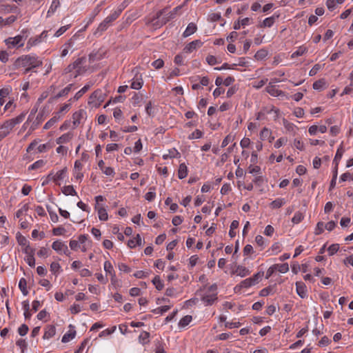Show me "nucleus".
<instances>
[{
  "mask_svg": "<svg viewBox=\"0 0 353 353\" xmlns=\"http://www.w3.org/2000/svg\"><path fill=\"white\" fill-rule=\"evenodd\" d=\"M42 65V61L39 60L36 56L23 55L19 57L14 63L15 68L33 67L37 68Z\"/></svg>",
  "mask_w": 353,
  "mask_h": 353,
  "instance_id": "1",
  "label": "nucleus"
},
{
  "mask_svg": "<svg viewBox=\"0 0 353 353\" xmlns=\"http://www.w3.org/2000/svg\"><path fill=\"white\" fill-rule=\"evenodd\" d=\"M24 117H25V114L21 113V114H19V116H17L15 118L6 121L0 128L2 129L4 132H8V135L9 133L10 132V131L13 129V128L16 125L22 122Z\"/></svg>",
  "mask_w": 353,
  "mask_h": 353,
  "instance_id": "2",
  "label": "nucleus"
},
{
  "mask_svg": "<svg viewBox=\"0 0 353 353\" xmlns=\"http://www.w3.org/2000/svg\"><path fill=\"white\" fill-rule=\"evenodd\" d=\"M86 61V58L85 57H82L78 58L76 61H74L72 63L75 68L76 73L74 76L76 78L77 76L81 75L87 71V68L85 66H83V64Z\"/></svg>",
  "mask_w": 353,
  "mask_h": 353,
  "instance_id": "3",
  "label": "nucleus"
},
{
  "mask_svg": "<svg viewBox=\"0 0 353 353\" xmlns=\"http://www.w3.org/2000/svg\"><path fill=\"white\" fill-rule=\"evenodd\" d=\"M105 93H104L101 90H96L92 94H91L90 99L91 100L89 103L94 102V99L97 100L99 103L98 105H100L102 102L105 100Z\"/></svg>",
  "mask_w": 353,
  "mask_h": 353,
  "instance_id": "4",
  "label": "nucleus"
},
{
  "mask_svg": "<svg viewBox=\"0 0 353 353\" xmlns=\"http://www.w3.org/2000/svg\"><path fill=\"white\" fill-rule=\"evenodd\" d=\"M23 36L17 35L14 37H9L8 39L5 40V42L6 45L8 46V48L15 47L17 45H19V46H23V43H20L23 40Z\"/></svg>",
  "mask_w": 353,
  "mask_h": 353,
  "instance_id": "5",
  "label": "nucleus"
},
{
  "mask_svg": "<svg viewBox=\"0 0 353 353\" xmlns=\"http://www.w3.org/2000/svg\"><path fill=\"white\" fill-rule=\"evenodd\" d=\"M203 45V42L201 40H194L188 45L183 49V51L185 53H191L193 50H196L197 48L201 47Z\"/></svg>",
  "mask_w": 353,
  "mask_h": 353,
  "instance_id": "6",
  "label": "nucleus"
},
{
  "mask_svg": "<svg viewBox=\"0 0 353 353\" xmlns=\"http://www.w3.org/2000/svg\"><path fill=\"white\" fill-rule=\"evenodd\" d=\"M52 248L58 252H63L64 254H66V252L68 251V246L60 241L53 242Z\"/></svg>",
  "mask_w": 353,
  "mask_h": 353,
  "instance_id": "7",
  "label": "nucleus"
},
{
  "mask_svg": "<svg viewBox=\"0 0 353 353\" xmlns=\"http://www.w3.org/2000/svg\"><path fill=\"white\" fill-rule=\"evenodd\" d=\"M217 299V293H212L204 294L201 298V301L205 303L206 305H211Z\"/></svg>",
  "mask_w": 353,
  "mask_h": 353,
  "instance_id": "8",
  "label": "nucleus"
},
{
  "mask_svg": "<svg viewBox=\"0 0 353 353\" xmlns=\"http://www.w3.org/2000/svg\"><path fill=\"white\" fill-rule=\"evenodd\" d=\"M85 114V112L83 110H79L72 114V123L74 128H77L79 125L81 118L83 117Z\"/></svg>",
  "mask_w": 353,
  "mask_h": 353,
  "instance_id": "9",
  "label": "nucleus"
},
{
  "mask_svg": "<svg viewBox=\"0 0 353 353\" xmlns=\"http://www.w3.org/2000/svg\"><path fill=\"white\" fill-rule=\"evenodd\" d=\"M66 171H67V168H64L63 169L58 171L55 175H52V174L50 173V174H48V178L49 179L53 180L54 181H57L58 180H62L64 177V174H65Z\"/></svg>",
  "mask_w": 353,
  "mask_h": 353,
  "instance_id": "10",
  "label": "nucleus"
},
{
  "mask_svg": "<svg viewBox=\"0 0 353 353\" xmlns=\"http://www.w3.org/2000/svg\"><path fill=\"white\" fill-rule=\"evenodd\" d=\"M296 292L301 298L306 296V286L304 283L299 281L296 283Z\"/></svg>",
  "mask_w": 353,
  "mask_h": 353,
  "instance_id": "11",
  "label": "nucleus"
},
{
  "mask_svg": "<svg viewBox=\"0 0 353 353\" xmlns=\"http://www.w3.org/2000/svg\"><path fill=\"white\" fill-rule=\"evenodd\" d=\"M278 17H279V16H276V17L272 16L270 17H268V18L265 19L262 23L259 24L258 27L259 28H266V27L270 28L274 23L276 18H278Z\"/></svg>",
  "mask_w": 353,
  "mask_h": 353,
  "instance_id": "12",
  "label": "nucleus"
},
{
  "mask_svg": "<svg viewBox=\"0 0 353 353\" xmlns=\"http://www.w3.org/2000/svg\"><path fill=\"white\" fill-rule=\"evenodd\" d=\"M197 30V27L195 23H190L184 32L183 33V37H188L190 36L191 34H194Z\"/></svg>",
  "mask_w": 353,
  "mask_h": 353,
  "instance_id": "13",
  "label": "nucleus"
},
{
  "mask_svg": "<svg viewBox=\"0 0 353 353\" xmlns=\"http://www.w3.org/2000/svg\"><path fill=\"white\" fill-rule=\"evenodd\" d=\"M73 137V134L70 132L65 133L61 135L60 137L57 139L56 143L57 144L66 143L69 142Z\"/></svg>",
  "mask_w": 353,
  "mask_h": 353,
  "instance_id": "14",
  "label": "nucleus"
},
{
  "mask_svg": "<svg viewBox=\"0 0 353 353\" xmlns=\"http://www.w3.org/2000/svg\"><path fill=\"white\" fill-rule=\"evenodd\" d=\"M55 327L54 325H50L47 326L43 337L44 339H49L50 338L52 337L55 334Z\"/></svg>",
  "mask_w": 353,
  "mask_h": 353,
  "instance_id": "15",
  "label": "nucleus"
},
{
  "mask_svg": "<svg viewBox=\"0 0 353 353\" xmlns=\"http://www.w3.org/2000/svg\"><path fill=\"white\" fill-rule=\"evenodd\" d=\"M188 175V168L184 163H182L179 165V168L178 170V177L180 179H183L185 178Z\"/></svg>",
  "mask_w": 353,
  "mask_h": 353,
  "instance_id": "16",
  "label": "nucleus"
},
{
  "mask_svg": "<svg viewBox=\"0 0 353 353\" xmlns=\"http://www.w3.org/2000/svg\"><path fill=\"white\" fill-rule=\"evenodd\" d=\"M343 152H344V149L343 147V144L341 143L336 151V153L335 154V157H334V159L333 161V163L336 164V166H339V160L342 158Z\"/></svg>",
  "mask_w": 353,
  "mask_h": 353,
  "instance_id": "17",
  "label": "nucleus"
},
{
  "mask_svg": "<svg viewBox=\"0 0 353 353\" xmlns=\"http://www.w3.org/2000/svg\"><path fill=\"white\" fill-rule=\"evenodd\" d=\"M60 119L59 112H56L55 115L50 119L44 125L43 128L48 130L50 128L54 123H56Z\"/></svg>",
  "mask_w": 353,
  "mask_h": 353,
  "instance_id": "18",
  "label": "nucleus"
},
{
  "mask_svg": "<svg viewBox=\"0 0 353 353\" xmlns=\"http://www.w3.org/2000/svg\"><path fill=\"white\" fill-rule=\"evenodd\" d=\"M270 83L269 85L266 88L267 92L273 96H280L283 94V92L279 90H277L274 88V85H270Z\"/></svg>",
  "mask_w": 353,
  "mask_h": 353,
  "instance_id": "19",
  "label": "nucleus"
},
{
  "mask_svg": "<svg viewBox=\"0 0 353 353\" xmlns=\"http://www.w3.org/2000/svg\"><path fill=\"white\" fill-rule=\"evenodd\" d=\"M96 210H97L99 218L101 221H107L108 220V215L106 210L104 208L97 207V208Z\"/></svg>",
  "mask_w": 353,
  "mask_h": 353,
  "instance_id": "20",
  "label": "nucleus"
},
{
  "mask_svg": "<svg viewBox=\"0 0 353 353\" xmlns=\"http://www.w3.org/2000/svg\"><path fill=\"white\" fill-rule=\"evenodd\" d=\"M19 288L24 296L28 294L27 290V281L24 278H21L19 283Z\"/></svg>",
  "mask_w": 353,
  "mask_h": 353,
  "instance_id": "21",
  "label": "nucleus"
},
{
  "mask_svg": "<svg viewBox=\"0 0 353 353\" xmlns=\"http://www.w3.org/2000/svg\"><path fill=\"white\" fill-rule=\"evenodd\" d=\"M103 57L102 54L99 51L92 52L89 54V61L90 63L94 62L95 61H99Z\"/></svg>",
  "mask_w": 353,
  "mask_h": 353,
  "instance_id": "22",
  "label": "nucleus"
},
{
  "mask_svg": "<svg viewBox=\"0 0 353 353\" xmlns=\"http://www.w3.org/2000/svg\"><path fill=\"white\" fill-rule=\"evenodd\" d=\"M62 192L68 196V195H77V192L74 189L72 185H65L62 189Z\"/></svg>",
  "mask_w": 353,
  "mask_h": 353,
  "instance_id": "23",
  "label": "nucleus"
},
{
  "mask_svg": "<svg viewBox=\"0 0 353 353\" xmlns=\"http://www.w3.org/2000/svg\"><path fill=\"white\" fill-rule=\"evenodd\" d=\"M180 153L176 149L174 148L172 150H170L168 151V154H163V159H168V158L180 157Z\"/></svg>",
  "mask_w": 353,
  "mask_h": 353,
  "instance_id": "24",
  "label": "nucleus"
},
{
  "mask_svg": "<svg viewBox=\"0 0 353 353\" xmlns=\"http://www.w3.org/2000/svg\"><path fill=\"white\" fill-rule=\"evenodd\" d=\"M149 338H150V333L143 331L141 332V334L139 336V339L140 343H141L143 345L147 344L149 343Z\"/></svg>",
  "mask_w": 353,
  "mask_h": 353,
  "instance_id": "25",
  "label": "nucleus"
},
{
  "mask_svg": "<svg viewBox=\"0 0 353 353\" xmlns=\"http://www.w3.org/2000/svg\"><path fill=\"white\" fill-rule=\"evenodd\" d=\"M236 272L239 276L243 277L249 274L250 271L244 266L238 265L236 270Z\"/></svg>",
  "mask_w": 353,
  "mask_h": 353,
  "instance_id": "26",
  "label": "nucleus"
},
{
  "mask_svg": "<svg viewBox=\"0 0 353 353\" xmlns=\"http://www.w3.org/2000/svg\"><path fill=\"white\" fill-rule=\"evenodd\" d=\"M73 84L70 83L68 86H66L64 89L61 90L54 98L59 99L60 97L66 96L69 92L71 90Z\"/></svg>",
  "mask_w": 353,
  "mask_h": 353,
  "instance_id": "27",
  "label": "nucleus"
},
{
  "mask_svg": "<svg viewBox=\"0 0 353 353\" xmlns=\"http://www.w3.org/2000/svg\"><path fill=\"white\" fill-rule=\"evenodd\" d=\"M152 282L158 290H161L164 287V285L161 281L159 276H155Z\"/></svg>",
  "mask_w": 353,
  "mask_h": 353,
  "instance_id": "28",
  "label": "nucleus"
},
{
  "mask_svg": "<svg viewBox=\"0 0 353 353\" xmlns=\"http://www.w3.org/2000/svg\"><path fill=\"white\" fill-rule=\"evenodd\" d=\"M76 331H70L69 332L65 334L61 339L62 343H68L70 339H72L75 337Z\"/></svg>",
  "mask_w": 353,
  "mask_h": 353,
  "instance_id": "29",
  "label": "nucleus"
},
{
  "mask_svg": "<svg viewBox=\"0 0 353 353\" xmlns=\"http://www.w3.org/2000/svg\"><path fill=\"white\" fill-rule=\"evenodd\" d=\"M192 317L190 315H186L183 316L179 323L180 327H184L187 326L192 321Z\"/></svg>",
  "mask_w": 353,
  "mask_h": 353,
  "instance_id": "30",
  "label": "nucleus"
},
{
  "mask_svg": "<svg viewBox=\"0 0 353 353\" xmlns=\"http://www.w3.org/2000/svg\"><path fill=\"white\" fill-rule=\"evenodd\" d=\"M90 86L89 85H85L75 94L74 99L79 100L83 96V94H84L90 89Z\"/></svg>",
  "mask_w": 353,
  "mask_h": 353,
  "instance_id": "31",
  "label": "nucleus"
},
{
  "mask_svg": "<svg viewBox=\"0 0 353 353\" xmlns=\"http://www.w3.org/2000/svg\"><path fill=\"white\" fill-rule=\"evenodd\" d=\"M143 84V80L141 78L137 79V80L133 81L131 83V88L134 90H139L142 88V85Z\"/></svg>",
  "mask_w": 353,
  "mask_h": 353,
  "instance_id": "32",
  "label": "nucleus"
},
{
  "mask_svg": "<svg viewBox=\"0 0 353 353\" xmlns=\"http://www.w3.org/2000/svg\"><path fill=\"white\" fill-rule=\"evenodd\" d=\"M45 165V161L42 159L38 160L34 163H32L28 168L29 170H33L39 169L41 167H43Z\"/></svg>",
  "mask_w": 353,
  "mask_h": 353,
  "instance_id": "33",
  "label": "nucleus"
},
{
  "mask_svg": "<svg viewBox=\"0 0 353 353\" xmlns=\"http://www.w3.org/2000/svg\"><path fill=\"white\" fill-rule=\"evenodd\" d=\"M307 52V48L304 46H300L297 50L293 52L291 55L292 58H295L299 56L303 55L304 53Z\"/></svg>",
  "mask_w": 353,
  "mask_h": 353,
  "instance_id": "34",
  "label": "nucleus"
},
{
  "mask_svg": "<svg viewBox=\"0 0 353 353\" xmlns=\"http://www.w3.org/2000/svg\"><path fill=\"white\" fill-rule=\"evenodd\" d=\"M43 112L42 111V112H40L37 114L35 121L33 122V123L31 126V128H32L34 130L35 128H37L40 124V123L43 121Z\"/></svg>",
  "mask_w": 353,
  "mask_h": 353,
  "instance_id": "35",
  "label": "nucleus"
},
{
  "mask_svg": "<svg viewBox=\"0 0 353 353\" xmlns=\"http://www.w3.org/2000/svg\"><path fill=\"white\" fill-rule=\"evenodd\" d=\"M150 192H147L145 195V199L148 201H152L155 198L156 194L154 192L155 188L154 187H150Z\"/></svg>",
  "mask_w": 353,
  "mask_h": 353,
  "instance_id": "36",
  "label": "nucleus"
},
{
  "mask_svg": "<svg viewBox=\"0 0 353 353\" xmlns=\"http://www.w3.org/2000/svg\"><path fill=\"white\" fill-rule=\"evenodd\" d=\"M325 84V81L323 79H319L313 83V88L314 90H321L323 89Z\"/></svg>",
  "mask_w": 353,
  "mask_h": 353,
  "instance_id": "37",
  "label": "nucleus"
},
{
  "mask_svg": "<svg viewBox=\"0 0 353 353\" xmlns=\"http://www.w3.org/2000/svg\"><path fill=\"white\" fill-rule=\"evenodd\" d=\"M285 203L283 199H276L270 203L272 208H279Z\"/></svg>",
  "mask_w": 353,
  "mask_h": 353,
  "instance_id": "38",
  "label": "nucleus"
},
{
  "mask_svg": "<svg viewBox=\"0 0 353 353\" xmlns=\"http://www.w3.org/2000/svg\"><path fill=\"white\" fill-rule=\"evenodd\" d=\"M17 239L18 243L20 245L25 246V245L29 244V242L27 240V239L25 236H22L19 232H18L17 234Z\"/></svg>",
  "mask_w": 353,
  "mask_h": 353,
  "instance_id": "39",
  "label": "nucleus"
},
{
  "mask_svg": "<svg viewBox=\"0 0 353 353\" xmlns=\"http://www.w3.org/2000/svg\"><path fill=\"white\" fill-rule=\"evenodd\" d=\"M268 55V52L267 50H264V49H261V50H258L255 55H254V57L257 59V60H262L266 56Z\"/></svg>",
  "mask_w": 353,
  "mask_h": 353,
  "instance_id": "40",
  "label": "nucleus"
},
{
  "mask_svg": "<svg viewBox=\"0 0 353 353\" xmlns=\"http://www.w3.org/2000/svg\"><path fill=\"white\" fill-rule=\"evenodd\" d=\"M303 217L304 216L303 213H301V212H296L294 216H293L292 221L294 224H298L303 219Z\"/></svg>",
  "mask_w": 353,
  "mask_h": 353,
  "instance_id": "41",
  "label": "nucleus"
},
{
  "mask_svg": "<svg viewBox=\"0 0 353 353\" xmlns=\"http://www.w3.org/2000/svg\"><path fill=\"white\" fill-rule=\"evenodd\" d=\"M170 309V306L164 305L152 310V312L154 314H163L164 312H166Z\"/></svg>",
  "mask_w": 353,
  "mask_h": 353,
  "instance_id": "42",
  "label": "nucleus"
},
{
  "mask_svg": "<svg viewBox=\"0 0 353 353\" xmlns=\"http://www.w3.org/2000/svg\"><path fill=\"white\" fill-rule=\"evenodd\" d=\"M325 228V224L323 222H319L315 228L314 234L316 235H319L323 232Z\"/></svg>",
  "mask_w": 353,
  "mask_h": 353,
  "instance_id": "43",
  "label": "nucleus"
},
{
  "mask_svg": "<svg viewBox=\"0 0 353 353\" xmlns=\"http://www.w3.org/2000/svg\"><path fill=\"white\" fill-rule=\"evenodd\" d=\"M263 274V272H259L256 274H255L253 276L250 277V279L253 282L254 285L259 283V280L262 278Z\"/></svg>",
  "mask_w": 353,
  "mask_h": 353,
  "instance_id": "44",
  "label": "nucleus"
},
{
  "mask_svg": "<svg viewBox=\"0 0 353 353\" xmlns=\"http://www.w3.org/2000/svg\"><path fill=\"white\" fill-rule=\"evenodd\" d=\"M163 10H159L157 12L156 17L152 19V22L153 23L154 25L162 26L163 24H165L168 21V19H167L163 21L160 24H159V23L157 24V23L154 22L155 19H159L161 17V16L163 14Z\"/></svg>",
  "mask_w": 353,
  "mask_h": 353,
  "instance_id": "45",
  "label": "nucleus"
},
{
  "mask_svg": "<svg viewBox=\"0 0 353 353\" xmlns=\"http://www.w3.org/2000/svg\"><path fill=\"white\" fill-rule=\"evenodd\" d=\"M108 28V27L105 26V23H103V22H101L99 26H98L97 29L96 30V31L94 32V34L95 36H97V35H100L101 34V33L106 30Z\"/></svg>",
  "mask_w": 353,
  "mask_h": 353,
  "instance_id": "46",
  "label": "nucleus"
},
{
  "mask_svg": "<svg viewBox=\"0 0 353 353\" xmlns=\"http://www.w3.org/2000/svg\"><path fill=\"white\" fill-rule=\"evenodd\" d=\"M29 330L28 326L26 324H22L19 328H18V332L20 336H25Z\"/></svg>",
  "mask_w": 353,
  "mask_h": 353,
  "instance_id": "47",
  "label": "nucleus"
},
{
  "mask_svg": "<svg viewBox=\"0 0 353 353\" xmlns=\"http://www.w3.org/2000/svg\"><path fill=\"white\" fill-rule=\"evenodd\" d=\"M339 245L336 243V244H332L327 249V251L329 252V255L330 256H332L333 254H334L336 252H337V251L339 250Z\"/></svg>",
  "mask_w": 353,
  "mask_h": 353,
  "instance_id": "48",
  "label": "nucleus"
},
{
  "mask_svg": "<svg viewBox=\"0 0 353 353\" xmlns=\"http://www.w3.org/2000/svg\"><path fill=\"white\" fill-rule=\"evenodd\" d=\"M274 265H277V270L279 272L281 273H285L289 270V266L288 263L283 264H275Z\"/></svg>",
  "mask_w": 353,
  "mask_h": 353,
  "instance_id": "49",
  "label": "nucleus"
},
{
  "mask_svg": "<svg viewBox=\"0 0 353 353\" xmlns=\"http://www.w3.org/2000/svg\"><path fill=\"white\" fill-rule=\"evenodd\" d=\"M104 270L110 274H113V272H114V270H113V267L109 261H105Z\"/></svg>",
  "mask_w": 353,
  "mask_h": 353,
  "instance_id": "50",
  "label": "nucleus"
},
{
  "mask_svg": "<svg viewBox=\"0 0 353 353\" xmlns=\"http://www.w3.org/2000/svg\"><path fill=\"white\" fill-rule=\"evenodd\" d=\"M163 65H164V61L161 59H158L152 63V65L155 69H157V70L163 68Z\"/></svg>",
  "mask_w": 353,
  "mask_h": 353,
  "instance_id": "51",
  "label": "nucleus"
},
{
  "mask_svg": "<svg viewBox=\"0 0 353 353\" xmlns=\"http://www.w3.org/2000/svg\"><path fill=\"white\" fill-rule=\"evenodd\" d=\"M39 42H41V39L39 38V37L35 38H30L28 41L27 48H30L32 46L37 45Z\"/></svg>",
  "mask_w": 353,
  "mask_h": 353,
  "instance_id": "52",
  "label": "nucleus"
},
{
  "mask_svg": "<svg viewBox=\"0 0 353 353\" xmlns=\"http://www.w3.org/2000/svg\"><path fill=\"white\" fill-rule=\"evenodd\" d=\"M254 285L253 282L250 278L242 281L240 283V288H249Z\"/></svg>",
  "mask_w": 353,
  "mask_h": 353,
  "instance_id": "53",
  "label": "nucleus"
},
{
  "mask_svg": "<svg viewBox=\"0 0 353 353\" xmlns=\"http://www.w3.org/2000/svg\"><path fill=\"white\" fill-rule=\"evenodd\" d=\"M148 276H149V272H144V271H142V270L137 271L134 274V276L137 278V279H143V278H145V277H147Z\"/></svg>",
  "mask_w": 353,
  "mask_h": 353,
  "instance_id": "54",
  "label": "nucleus"
},
{
  "mask_svg": "<svg viewBox=\"0 0 353 353\" xmlns=\"http://www.w3.org/2000/svg\"><path fill=\"white\" fill-rule=\"evenodd\" d=\"M121 10L114 11L113 13L108 16L106 18L110 23H112L113 21L118 18V17L121 14Z\"/></svg>",
  "mask_w": 353,
  "mask_h": 353,
  "instance_id": "55",
  "label": "nucleus"
},
{
  "mask_svg": "<svg viewBox=\"0 0 353 353\" xmlns=\"http://www.w3.org/2000/svg\"><path fill=\"white\" fill-rule=\"evenodd\" d=\"M203 132L199 130H196L189 135V139H199L202 137Z\"/></svg>",
  "mask_w": 353,
  "mask_h": 353,
  "instance_id": "56",
  "label": "nucleus"
},
{
  "mask_svg": "<svg viewBox=\"0 0 353 353\" xmlns=\"http://www.w3.org/2000/svg\"><path fill=\"white\" fill-rule=\"evenodd\" d=\"M65 232V229L62 226L55 228L52 230L53 234L56 236L62 235Z\"/></svg>",
  "mask_w": 353,
  "mask_h": 353,
  "instance_id": "57",
  "label": "nucleus"
},
{
  "mask_svg": "<svg viewBox=\"0 0 353 353\" xmlns=\"http://www.w3.org/2000/svg\"><path fill=\"white\" fill-rule=\"evenodd\" d=\"M60 268L61 266L57 262H52L50 264V271L54 274H57V272H59Z\"/></svg>",
  "mask_w": 353,
  "mask_h": 353,
  "instance_id": "58",
  "label": "nucleus"
},
{
  "mask_svg": "<svg viewBox=\"0 0 353 353\" xmlns=\"http://www.w3.org/2000/svg\"><path fill=\"white\" fill-rule=\"evenodd\" d=\"M27 256L34 255L35 249L31 248L29 244L25 245V248L23 250Z\"/></svg>",
  "mask_w": 353,
  "mask_h": 353,
  "instance_id": "59",
  "label": "nucleus"
},
{
  "mask_svg": "<svg viewBox=\"0 0 353 353\" xmlns=\"http://www.w3.org/2000/svg\"><path fill=\"white\" fill-rule=\"evenodd\" d=\"M271 292H272V287L268 286L267 288L262 289L259 292V295L261 296H267L268 295H269L271 293Z\"/></svg>",
  "mask_w": 353,
  "mask_h": 353,
  "instance_id": "60",
  "label": "nucleus"
},
{
  "mask_svg": "<svg viewBox=\"0 0 353 353\" xmlns=\"http://www.w3.org/2000/svg\"><path fill=\"white\" fill-rule=\"evenodd\" d=\"M221 14L220 13H211L208 16V19L211 21H217L221 19Z\"/></svg>",
  "mask_w": 353,
  "mask_h": 353,
  "instance_id": "61",
  "label": "nucleus"
},
{
  "mask_svg": "<svg viewBox=\"0 0 353 353\" xmlns=\"http://www.w3.org/2000/svg\"><path fill=\"white\" fill-rule=\"evenodd\" d=\"M234 140V137L230 135V134H228V136H226L225 137V139L223 140L222 141V144H221V147L222 148H224L225 147L226 145H228V144L230 142V141H232Z\"/></svg>",
  "mask_w": 353,
  "mask_h": 353,
  "instance_id": "62",
  "label": "nucleus"
},
{
  "mask_svg": "<svg viewBox=\"0 0 353 353\" xmlns=\"http://www.w3.org/2000/svg\"><path fill=\"white\" fill-rule=\"evenodd\" d=\"M16 344L21 349L22 352H23L24 349L27 347V343L23 339H19L18 341H17Z\"/></svg>",
  "mask_w": 353,
  "mask_h": 353,
  "instance_id": "63",
  "label": "nucleus"
},
{
  "mask_svg": "<svg viewBox=\"0 0 353 353\" xmlns=\"http://www.w3.org/2000/svg\"><path fill=\"white\" fill-rule=\"evenodd\" d=\"M206 61L210 65H214L217 63L216 58L213 55H208L206 57Z\"/></svg>",
  "mask_w": 353,
  "mask_h": 353,
  "instance_id": "64",
  "label": "nucleus"
}]
</instances>
